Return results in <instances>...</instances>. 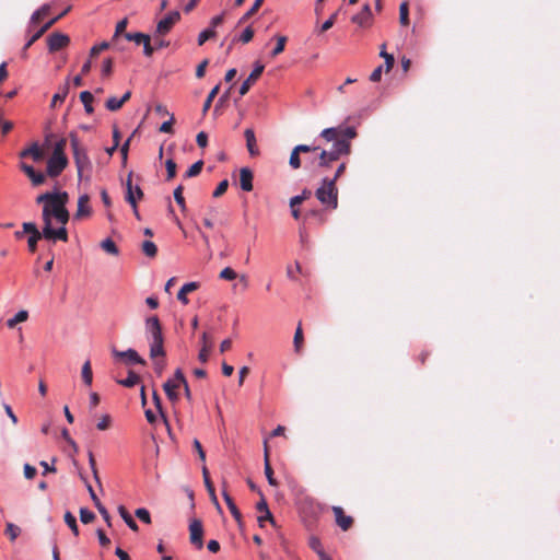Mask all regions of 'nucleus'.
<instances>
[{
    "mask_svg": "<svg viewBox=\"0 0 560 560\" xmlns=\"http://www.w3.org/2000/svg\"><path fill=\"white\" fill-rule=\"evenodd\" d=\"M68 200V192L59 190L46 191L36 197V202L43 203L44 240L51 243L68 241L66 229L70 219L67 209Z\"/></svg>",
    "mask_w": 560,
    "mask_h": 560,
    "instance_id": "f257e3e1",
    "label": "nucleus"
},
{
    "mask_svg": "<svg viewBox=\"0 0 560 560\" xmlns=\"http://www.w3.org/2000/svg\"><path fill=\"white\" fill-rule=\"evenodd\" d=\"M70 145L73 153L79 182L85 180L89 183L92 178L93 164L88 154V150L80 143L75 133L70 135Z\"/></svg>",
    "mask_w": 560,
    "mask_h": 560,
    "instance_id": "f03ea898",
    "label": "nucleus"
},
{
    "mask_svg": "<svg viewBox=\"0 0 560 560\" xmlns=\"http://www.w3.org/2000/svg\"><path fill=\"white\" fill-rule=\"evenodd\" d=\"M145 337L150 346V357L152 359L165 357L164 338L158 316L145 319Z\"/></svg>",
    "mask_w": 560,
    "mask_h": 560,
    "instance_id": "7ed1b4c3",
    "label": "nucleus"
},
{
    "mask_svg": "<svg viewBox=\"0 0 560 560\" xmlns=\"http://www.w3.org/2000/svg\"><path fill=\"white\" fill-rule=\"evenodd\" d=\"M315 196L317 200L326 208L335 210L338 207V189L334 179L324 177L320 186L316 189Z\"/></svg>",
    "mask_w": 560,
    "mask_h": 560,
    "instance_id": "20e7f679",
    "label": "nucleus"
},
{
    "mask_svg": "<svg viewBox=\"0 0 560 560\" xmlns=\"http://www.w3.org/2000/svg\"><path fill=\"white\" fill-rule=\"evenodd\" d=\"M68 163L69 162L67 156L50 155V158L47 160L46 175L51 178L58 177L68 166Z\"/></svg>",
    "mask_w": 560,
    "mask_h": 560,
    "instance_id": "39448f33",
    "label": "nucleus"
},
{
    "mask_svg": "<svg viewBox=\"0 0 560 560\" xmlns=\"http://www.w3.org/2000/svg\"><path fill=\"white\" fill-rule=\"evenodd\" d=\"M112 354L115 359H120L128 365H132V364L145 365L147 364V361L142 357H140L139 353L132 348H129L125 351H120V350H117L116 348H113Z\"/></svg>",
    "mask_w": 560,
    "mask_h": 560,
    "instance_id": "423d86ee",
    "label": "nucleus"
},
{
    "mask_svg": "<svg viewBox=\"0 0 560 560\" xmlns=\"http://www.w3.org/2000/svg\"><path fill=\"white\" fill-rule=\"evenodd\" d=\"M132 173L130 172L126 182V194L125 199L131 206L135 207L138 200L142 199L143 191L139 185H132L131 182Z\"/></svg>",
    "mask_w": 560,
    "mask_h": 560,
    "instance_id": "0eeeda50",
    "label": "nucleus"
},
{
    "mask_svg": "<svg viewBox=\"0 0 560 560\" xmlns=\"http://www.w3.org/2000/svg\"><path fill=\"white\" fill-rule=\"evenodd\" d=\"M180 19V13L176 10L168 12L156 25V33L160 35L167 34L173 25Z\"/></svg>",
    "mask_w": 560,
    "mask_h": 560,
    "instance_id": "6e6552de",
    "label": "nucleus"
},
{
    "mask_svg": "<svg viewBox=\"0 0 560 560\" xmlns=\"http://www.w3.org/2000/svg\"><path fill=\"white\" fill-rule=\"evenodd\" d=\"M328 153L330 161H337L342 155H348L350 153V143H347V139H338L332 142V145L329 150H326Z\"/></svg>",
    "mask_w": 560,
    "mask_h": 560,
    "instance_id": "1a4fd4ad",
    "label": "nucleus"
},
{
    "mask_svg": "<svg viewBox=\"0 0 560 560\" xmlns=\"http://www.w3.org/2000/svg\"><path fill=\"white\" fill-rule=\"evenodd\" d=\"M190 542L197 548L202 549L203 547V528L199 520H194L189 524Z\"/></svg>",
    "mask_w": 560,
    "mask_h": 560,
    "instance_id": "9d476101",
    "label": "nucleus"
},
{
    "mask_svg": "<svg viewBox=\"0 0 560 560\" xmlns=\"http://www.w3.org/2000/svg\"><path fill=\"white\" fill-rule=\"evenodd\" d=\"M69 42V36L62 33H52L47 37L48 49L51 52L63 48Z\"/></svg>",
    "mask_w": 560,
    "mask_h": 560,
    "instance_id": "9b49d317",
    "label": "nucleus"
},
{
    "mask_svg": "<svg viewBox=\"0 0 560 560\" xmlns=\"http://www.w3.org/2000/svg\"><path fill=\"white\" fill-rule=\"evenodd\" d=\"M67 11L68 10L63 11L58 16L49 20L34 35H32V37L26 42V44L23 47V51H22L23 57L26 56V50L34 44V42H36L50 26H52L58 21V19L63 16L67 13Z\"/></svg>",
    "mask_w": 560,
    "mask_h": 560,
    "instance_id": "f8f14e48",
    "label": "nucleus"
},
{
    "mask_svg": "<svg viewBox=\"0 0 560 560\" xmlns=\"http://www.w3.org/2000/svg\"><path fill=\"white\" fill-rule=\"evenodd\" d=\"M265 69V66L260 62H256L254 65V69L252 70L250 74L248 75V78L242 83L241 88H240V94L243 96L245 95L249 88H250V83L256 81Z\"/></svg>",
    "mask_w": 560,
    "mask_h": 560,
    "instance_id": "ddd939ff",
    "label": "nucleus"
},
{
    "mask_svg": "<svg viewBox=\"0 0 560 560\" xmlns=\"http://www.w3.org/2000/svg\"><path fill=\"white\" fill-rule=\"evenodd\" d=\"M372 20V10L369 3H365L362 10L351 18L352 23L361 27L370 25Z\"/></svg>",
    "mask_w": 560,
    "mask_h": 560,
    "instance_id": "4468645a",
    "label": "nucleus"
},
{
    "mask_svg": "<svg viewBox=\"0 0 560 560\" xmlns=\"http://www.w3.org/2000/svg\"><path fill=\"white\" fill-rule=\"evenodd\" d=\"M90 197L88 194H83L78 199V209L74 214L75 219H82L90 217L92 213V208L89 206Z\"/></svg>",
    "mask_w": 560,
    "mask_h": 560,
    "instance_id": "2eb2a0df",
    "label": "nucleus"
},
{
    "mask_svg": "<svg viewBox=\"0 0 560 560\" xmlns=\"http://www.w3.org/2000/svg\"><path fill=\"white\" fill-rule=\"evenodd\" d=\"M253 172L248 167H242L240 171V186L244 191L253 190Z\"/></svg>",
    "mask_w": 560,
    "mask_h": 560,
    "instance_id": "dca6fc26",
    "label": "nucleus"
},
{
    "mask_svg": "<svg viewBox=\"0 0 560 560\" xmlns=\"http://www.w3.org/2000/svg\"><path fill=\"white\" fill-rule=\"evenodd\" d=\"M336 523L342 530H347L352 525V518L343 514V510L340 506L332 508Z\"/></svg>",
    "mask_w": 560,
    "mask_h": 560,
    "instance_id": "f3484780",
    "label": "nucleus"
},
{
    "mask_svg": "<svg viewBox=\"0 0 560 560\" xmlns=\"http://www.w3.org/2000/svg\"><path fill=\"white\" fill-rule=\"evenodd\" d=\"M244 137L246 139V147H247V150H248V153L250 156H256L259 154V150L256 145V137H255V132L252 128H247L245 131H244Z\"/></svg>",
    "mask_w": 560,
    "mask_h": 560,
    "instance_id": "a211bd4d",
    "label": "nucleus"
},
{
    "mask_svg": "<svg viewBox=\"0 0 560 560\" xmlns=\"http://www.w3.org/2000/svg\"><path fill=\"white\" fill-rule=\"evenodd\" d=\"M120 517L124 520L126 525L133 532H138L139 527L131 514L127 511L124 505H119L117 509Z\"/></svg>",
    "mask_w": 560,
    "mask_h": 560,
    "instance_id": "6ab92c4d",
    "label": "nucleus"
},
{
    "mask_svg": "<svg viewBox=\"0 0 560 560\" xmlns=\"http://www.w3.org/2000/svg\"><path fill=\"white\" fill-rule=\"evenodd\" d=\"M199 287L198 282H187L185 283L177 293V299L183 304H188L187 293L197 290Z\"/></svg>",
    "mask_w": 560,
    "mask_h": 560,
    "instance_id": "aec40b11",
    "label": "nucleus"
},
{
    "mask_svg": "<svg viewBox=\"0 0 560 560\" xmlns=\"http://www.w3.org/2000/svg\"><path fill=\"white\" fill-rule=\"evenodd\" d=\"M222 495H223V499H224L231 514L233 515L235 521H237L240 523L242 515H241V512L238 511L236 504L234 503L233 499L230 497V494L228 493V491L225 489L222 490Z\"/></svg>",
    "mask_w": 560,
    "mask_h": 560,
    "instance_id": "412c9836",
    "label": "nucleus"
},
{
    "mask_svg": "<svg viewBox=\"0 0 560 560\" xmlns=\"http://www.w3.org/2000/svg\"><path fill=\"white\" fill-rule=\"evenodd\" d=\"M80 100L83 103L84 110L88 114H92L93 110H94V108L92 106V103H93V100H94L93 94L91 92H89V91H83V92L80 93Z\"/></svg>",
    "mask_w": 560,
    "mask_h": 560,
    "instance_id": "4be33fe9",
    "label": "nucleus"
},
{
    "mask_svg": "<svg viewBox=\"0 0 560 560\" xmlns=\"http://www.w3.org/2000/svg\"><path fill=\"white\" fill-rule=\"evenodd\" d=\"M81 375H82L83 383L86 386H91L92 381H93V373H92L91 363L89 360L85 361L84 364L82 365Z\"/></svg>",
    "mask_w": 560,
    "mask_h": 560,
    "instance_id": "5701e85b",
    "label": "nucleus"
},
{
    "mask_svg": "<svg viewBox=\"0 0 560 560\" xmlns=\"http://www.w3.org/2000/svg\"><path fill=\"white\" fill-rule=\"evenodd\" d=\"M28 313L25 310L19 311L12 318L7 320V326L13 328L18 323H23L27 319Z\"/></svg>",
    "mask_w": 560,
    "mask_h": 560,
    "instance_id": "b1692460",
    "label": "nucleus"
},
{
    "mask_svg": "<svg viewBox=\"0 0 560 560\" xmlns=\"http://www.w3.org/2000/svg\"><path fill=\"white\" fill-rule=\"evenodd\" d=\"M202 476H203V481H205V486H206L207 490L209 491L213 502L219 506L218 499H217L215 492H214V488L209 478L208 469L206 466L202 467Z\"/></svg>",
    "mask_w": 560,
    "mask_h": 560,
    "instance_id": "393cba45",
    "label": "nucleus"
},
{
    "mask_svg": "<svg viewBox=\"0 0 560 560\" xmlns=\"http://www.w3.org/2000/svg\"><path fill=\"white\" fill-rule=\"evenodd\" d=\"M101 248L104 249L106 253L117 256L119 254V249L115 242L107 237L104 241L101 242Z\"/></svg>",
    "mask_w": 560,
    "mask_h": 560,
    "instance_id": "a878e982",
    "label": "nucleus"
},
{
    "mask_svg": "<svg viewBox=\"0 0 560 560\" xmlns=\"http://www.w3.org/2000/svg\"><path fill=\"white\" fill-rule=\"evenodd\" d=\"M141 249L143 254L150 258H153L156 256L158 247L152 241H143L141 244Z\"/></svg>",
    "mask_w": 560,
    "mask_h": 560,
    "instance_id": "bb28decb",
    "label": "nucleus"
},
{
    "mask_svg": "<svg viewBox=\"0 0 560 560\" xmlns=\"http://www.w3.org/2000/svg\"><path fill=\"white\" fill-rule=\"evenodd\" d=\"M312 195V191L307 188H304L300 195H296L290 199V208H294L298 205L302 203L304 200L310 198Z\"/></svg>",
    "mask_w": 560,
    "mask_h": 560,
    "instance_id": "cd10ccee",
    "label": "nucleus"
},
{
    "mask_svg": "<svg viewBox=\"0 0 560 560\" xmlns=\"http://www.w3.org/2000/svg\"><path fill=\"white\" fill-rule=\"evenodd\" d=\"M265 475L270 486H277L278 482L273 478V471L268 460L267 447H265Z\"/></svg>",
    "mask_w": 560,
    "mask_h": 560,
    "instance_id": "c85d7f7f",
    "label": "nucleus"
},
{
    "mask_svg": "<svg viewBox=\"0 0 560 560\" xmlns=\"http://www.w3.org/2000/svg\"><path fill=\"white\" fill-rule=\"evenodd\" d=\"M163 388H164V392L167 396V398L175 402L178 400V394L176 392V385L173 384V382H165L164 385H163Z\"/></svg>",
    "mask_w": 560,
    "mask_h": 560,
    "instance_id": "c756f323",
    "label": "nucleus"
},
{
    "mask_svg": "<svg viewBox=\"0 0 560 560\" xmlns=\"http://www.w3.org/2000/svg\"><path fill=\"white\" fill-rule=\"evenodd\" d=\"M275 38L277 39V44L270 52V56L272 58H275L276 56H278L279 54H281L284 50V46L288 40L287 36H283V35H277V36H275Z\"/></svg>",
    "mask_w": 560,
    "mask_h": 560,
    "instance_id": "7c9ffc66",
    "label": "nucleus"
},
{
    "mask_svg": "<svg viewBox=\"0 0 560 560\" xmlns=\"http://www.w3.org/2000/svg\"><path fill=\"white\" fill-rule=\"evenodd\" d=\"M320 137L328 142H335L339 139V129L334 127L326 128L320 132Z\"/></svg>",
    "mask_w": 560,
    "mask_h": 560,
    "instance_id": "2f4dec72",
    "label": "nucleus"
},
{
    "mask_svg": "<svg viewBox=\"0 0 560 560\" xmlns=\"http://www.w3.org/2000/svg\"><path fill=\"white\" fill-rule=\"evenodd\" d=\"M139 376L135 372L129 371L127 377L117 381V383L125 387H133L136 384L139 383Z\"/></svg>",
    "mask_w": 560,
    "mask_h": 560,
    "instance_id": "473e14b6",
    "label": "nucleus"
},
{
    "mask_svg": "<svg viewBox=\"0 0 560 560\" xmlns=\"http://www.w3.org/2000/svg\"><path fill=\"white\" fill-rule=\"evenodd\" d=\"M65 522L68 525V527L71 529L74 536L79 535V527L77 524V518L71 512H66L65 514Z\"/></svg>",
    "mask_w": 560,
    "mask_h": 560,
    "instance_id": "72a5a7b5",
    "label": "nucleus"
},
{
    "mask_svg": "<svg viewBox=\"0 0 560 560\" xmlns=\"http://www.w3.org/2000/svg\"><path fill=\"white\" fill-rule=\"evenodd\" d=\"M30 156L35 161L39 162L44 159V151L37 142H33L30 145Z\"/></svg>",
    "mask_w": 560,
    "mask_h": 560,
    "instance_id": "f704fd0d",
    "label": "nucleus"
},
{
    "mask_svg": "<svg viewBox=\"0 0 560 560\" xmlns=\"http://www.w3.org/2000/svg\"><path fill=\"white\" fill-rule=\"evenodd\" d=\"M215 35H217V32L214 30L209 28V27L205 28L198 35V38H197L198 45L199 46L203 45L208 39L215 37Z\"/></svg>",
    "mask_w": 560,
    "mask_h": 560,
    "instance_id": "c9c22d12",
    "label": "nucleus"
},
{
    "mask_svg": "<svg viewBox=\"0 0 560 560\" xmlns=\"http://www.w3.org/2000/svg\"><path fill=\"white\" fill-rule=\"evenodd\" d=\"M264 0H255L250 9L240 19L238 24L245 23L252 15H254L257 10L262 4Z\"/></svg>",
    "mask_w": 560,
    "mask_h": 560,
    "instance_id": "e433bc0d",
    "label": "nucleus"
},
{
    "mask_svg": "<svg viewBox=\"0 0 560 560\" xmlns=\"http://www.w3.org/2000/svg\"><path fill=\"white\" fill-rule=\"evenodd\" d=\"M339 129V139H347V143H350V140L355 138L357 131L353 127L338 128Z\"/></svg>",
    "mask_w": 560,
    "mask_h": 560,
    "instance_id": "4c0bfd02",
    "label": "nucleus"
},
{
    "mask_svg": "<svg viewBox=\"0 0 560 560\" xmlns=\"http://www.w3.org/2000/svg\"><path fill=\"white\" fill-rule=\"evenodd\" d=\"M302 342H303V331H302L301 324H299V326L295 330V334H294V338H293V346H294L295 352H298V353L301 352Z\"/></svg>",
    "mask_w": 560,
    "mask_h": 560,
    "instance_id": "58836bf2",
    "label": "nucleus"
},
{
    "mask_svg": "<svg viewBox=\"0 0 560 560\" xmlns=\"http://www.w3.org/2000/svg\"><path fill=\"white\" fill-rule=\"evenodd\" d=\"M219 90H220V84H217V85H215V86L210 91V93H209V95L207 96V98H206V101H205V103H203V106H202V113H203V114H206V113L209 110V108H210V106H211V104H212V101H213V98L215 97V95L218 94Z\"/></svg>",
    "mask_w": 560,
    "mask_h": 560,
    "instance_id": "ea45409f",
    "label": "nucleus"
},
{
    "mask_svg": "<svg viewBox=\"0 0 560 560\" xmlns=\"http://www.w3.org/2000/svg\"><path fill=\"white\" fill-rule=\"evenodd\" d=\"M21 534V528L13 523H7L5 535L9 536L11 541H14Z\"/></svg>",
    "mask_w": 560,
    "mask_h": 560,
    "instance_id": "a19ab883",
    "label": "nucleus"
},
{
    "mask_svg": "<svg viewBox=\"0 0 560 560\" xmlns=\"http://www.w3.org/2000/svg\"><path fill=\"white\" fill-rule=\"evenodd\" d=\"M253 36H254V31L250 26H247L238 37H235L233 39V43L238 40V42H242L243 44H247L249 43L252 39H253Z\"/></svg>",
    "mask_w": 560,
    "mask_h": 560,
    "instance_id": "79ce46f5",
    "label": "nucleus"
},
{
    "mask_svg": "<svg viewBox=\"0 0 560 560\" xmlns=\"http://www.w3.org/2000/svg\"><path fill=\"white\" fill-rule=\"evenodd\" d=\"M289 165L293 168V170H298L301 167V158H300V152L295 149V147L293 148L291 154H290V159H289Z\"/></svg>",
    "mask_w": 560,
    "mask_h": 560,
    "instance_id": "37998d69",
    "label": "nucleus"
},
{
    "mask_svg": "<svg viewBox=\"0 0 560 560\" xmlns=\"http://www.w3.org/2000/svg\"><path fill=\"white\" fill-rule=\"evenodd\" d=\"M173 195H174V199H175L176 203L184 211L186 209V203H185V199H184V196H183V186L182 185L177 186L174 189Z\"/></svg>",
    "mask_w": 560,
    "mask_h": 560,
    "instance_id": "c03bdc74",
    "label": "nucleus"
},
{
    "mask_svg": "<svg viewBox=\"0 0 560 560\" xmlns=\"http://www.w3.org/2000/svg\"><path fill=\"white\" fill-rule=\"evenodd\" d=\"M166 382H173V384L176 385V388H179L180 386H183L185 383H187L185 376H184V373L182 372L180 369H177L174 373V377L173 378H168Z\"/></svg>",
    "mask_w": 560,
    "mask_h": 560,
    "instance_id": "a18cd8bd",
    "label": "nucleus"
},
{
    "mask_svg": "<svg viewBox=\"0 0 560 560\" xmlns=\"http://www.w3.org/2000/svg\"><path fill=\"white\" fill-rule=\"evenodd\" d=\"M166 382H173V384L176 385V388H179L180 386H183L185 383H187L185 376H184V373L182 372L180 369H177L174 373V377L173 378H168Z\"/></svg>",
    "mask_w": 560,
    "mask_h": 560,
    "instance_id": "49530a36",
    "label": "nucleus"
},
{
    "mask_svg": "<svg viewBox=\"0 0 560 560\" xmlns=\"http://www.w3.org/2000/svg\"><path fill=\"white\" fill-rule=\"evenodd\" d=\"M380 56L382 58H384V60H385V69L388 72L393 68V66H394V62H395L394 56L392 54H388V52L385 51V45H383L382 50L380 52Z\"/></svg>",
    "mask_w": 560,
    "mask_h": 560,
    "instance_id": "de8ad7c7",
    "label": "nucleus"
},
{
    "mask_svg": "<svg viewBox=\"0 0 560 560\" xmlns=\"http://www.w3.org/2000/svg\"><path fill=\"white\" fill-rule=\"evenodd\" d=\"M203 166V162L201 160L195 162L186 172V177H195L200 174Z\"/></svg>",
    "mask_w": 560,
    "mask_h": 560,
    "instance_id": "09e8293b",
    "label": "nucleus"
},
{
    "mask_svg": "<svg viewBox=\"0 0 560 560\" xmlns=\"http://www.w3.org/2000/svg\"><path fill=\"white\" fill-rule=\"evenodd\" d=\"M40 238H44V228L42 229V233L28 236L27 245L30 252L34 253L36 250L37 243Z\"/></svg>",
    "mask_w": 560,
    "mask_h": 560,
    "instance_id": "8fccbe9b",
    "label": "nucleus"
},
{
    "mask_svg": "<svg viewBox=\"0 0 560 560\" xmlns=\"http://www.w3.org/2000/svg\"><path fill=\"white\" fill-rule=\"evenodd\" d=\"M105 106L108 110L116 112L122 106V104L120 98L116 96H110L109 98H107Z\"/></svg>",
    "mask_w": 560,
    "mask_h": 560,
    "instance_id": "3c124183",
    "label": "nucleus"
},
{
    "mask_svg": "<svg viewBox=\"0 0 560 560\" xmlns=\"http://www.w3.org/2000/svg\"><path fill=\"white\" fill-rule=\"evenodd\" d=\"M95 518V514L86 508L80 509V521L83 524H89Z\"/></svg>",
    "mask_w": 560,
    "mask_h": 560,
    "instance_id": "603ef678",
    "label": "nucleus"
},
{
    "mask_svg": "<svg viewBox=\"0 0 560 560\" xmlns=\"http://www.w3.org/2000/svg\"><path fill=\"white\" fill-rule=\"evenodd\" d=\"M135 515L143 523H151L150 512L145 508H139L135 511Z\"/></svg>",
    "mask_w": 560,
    "mask_h": 560,
    "instance_id": "864d4df0",
    "label": "nucleus"
},
{
    "mask_svg": "<svg viewBox=\"0 0 560 560\" xmlns=\"http://www.w3.org/2000/svg\"><path fill=\"white\" fill-rule=\"evenodd\" d=\"M408 14V3L402 2L399 7V21L402 25H407L409 23Z\"/></svg>",
    "mask_w": 560,
    "mask_h": 560,
    "instance_id": "5fc2aeb1",
    "label": "nucleus"
},
{
    "mask_svg": "<svg viewBox=\"0 0 560 560\" xmlns=\"http://www.w3.org/2000/svg\"><path fill=\"white\" fill-rule=\"evenodd\" d=\"M145 34L143 33H126L125 38L130 42H135L137 45H140L143 40L147 39Z\"/></svg>",
    "mask_w": 560,
    "mask_h": 560,
    "instance_id": "6e6d98bb",
    "label": "nucleus"
},
{
    "mask_svg": "<svg viewBox=\"0 0 560 560\" xmlns=\"http://www.w3.org/2000/svg\"><path fill=\"white\" fill-rule=\"evenodd\" d=\"M65 148H66V139L58 140L54 145V151H52L51 155L66 156Z\"/></svg>",
    "mask_w": 560,
    "mask_h": 560,
    "instance_id": "4d7b16f0",
    "label": "nucleus"
},
{
    "mask_svg": "<svg viewBox=\"0 0 560 560\" xmlns=\"http://www.w3.org/2000/svg\"><path fill=\"white\" fill-rule=\"evenodd\" d=\"M68 91H69V86H68V84H66L62 88L61 92L54 94L52 100H51V106H56L57 102H63L68 95Z\"/></svg>",
    "mask_w": 560,
    "mask_h": 560,
    "instance_id": "13d9d810",
    "label": "nucleus"
},
{
    "mask_svg": "<svg viewBox=\"0 0 560 560\" xmlns=\"http://www.w3.org/2000/svg\"><path fill=\"white\" fill-rule=\"evenodd\" d=\"M256 509H257L259 512L267 513L269 521H270L272 524L275 523V520H273V517H272V514H271V512L269 511V509H268V504H267V502H266V500H265L264 498H261V500L256 504Z\"/></svg>",
    "mask_w": 560,
    "mask_h": 560,
    "instance_id": "bf43d9fd",
    "label": "nucleus"
},
{
    "mask_svg": "<svg viewBox=\"0 0 560 560\" xmlns=\"http://www.w3.org/2000/svg\"><path fill=\"white\" fill-rule=\"evenodd\" d=\"M221 279L223 280H228V281H232L234 279H236L237 277V273L230 267H225L221 272H220V276H219Z\"/></svg>",
    "mask_w": 560,
    "mask_h": 560,
    "instance_id": "052dcab7",
    "label": "nucleus"
},
{
    "mask_svg": "<svg viewBox=\"0 0 560 560\" xmlns=\"http://www.w3.org/2000/svg\"><path fill=\"white\" fill-rule=\"evenodd\" d=\"M95 508L97 509V511L102 515V517L105 521V523L107 524V526L110 527L112 526V518H110V515H109L107 509L102 503H97V505Z\"/></svg>",
    "mask_w": 560,
    "mask_h": 560,
    "instance_id": "680f3d73",
    "label": "nucleus"
},
{
    "mask_svg": "<svg viewBox=\"0 0 560 560\" xmlns=\"http://www.w3.org/2000/svg\"><path fill=\"white\" fill-rule=\"evenodd\" d=\"M33 184V186H39L45 183L46 175L42 172H35L32 176L28 177Z\"/></svg>",
    "mask_w": 560,
    "mask_h": 560,
    "instance_id": "e2e57ef3",
    "label": "nucleus"
},
{
    "mask_svg": "<svg viewBox=\"0 0 560 560\" xmlns=\"http://www.w3.org/2000/svg\"><path fill=\"white\" fill-rule=\"evenodd\" d=\"M228 187H229V180L228 179L221 180L212 194L213 197L218 198L221 195H223L226 191Z\"/></svg>",
    "mask_w": 560,
    "mask_h": 560,
    "instance_id": "0e129e2a",
    "label": "nucleus"
},
{
    "mask_svg": "<svg viewBox=\"0 0 560 560\" xmlns=\"http://www.w3.org/2000/svg\"><path fill=\"white\" fill-rule=\"evenodd\" d=\"M23 233H28L30 235L39 234L42 231L37 229V225L34 222H24L23 223Z\"/></svg>",
    "mask_w": 560,
    "mask_h": 560,
    "instance_id": "69168bd1",
    "label": "nucleus"
},
{
    "mask_svg": "<svg viewBox=\"0 0 560 560\" xmlns=\"http://www.w3.org/2000/svg\"><path fill=\"white\" fill-rule=\"evenodd\" d=\"M334 161H330V158L326 150H322L319 153L318 166L328 167Z\"/></svg>",
    "mask_w": 560,
    "mask_h": 560,
    "instance_id": "338daca9",
    "label": "nucleus"
},
{
    "mask_svg": "<svg viewBox=\"0 0 560 560\" xmlns=\"http://www.w3.org/2000/svg\"><path fill=\"white\" fill-rule=\"evenodd\" d=\"M165 167L167 172V179H172L176 175V163L172 159H168L165 162Z\"/></svg>",
    "mask_w": 560,
    "mask_h": 560,
    "instance_id": "774afa93",
    "label": "nucleus"
}]
</instances>
